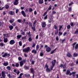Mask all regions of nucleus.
<instances>
[{"mask_svg": "<svg viewBox=\"0 0 78 78\" xmlns=\"http://www.w3.org/2000/svg\"><path fill=\"white\" fill-rule=\"evenodd\" d=\"M30 47H27L25 49H23V52H26V53H28V51H30Z\"/></svg>", "mask_w": 78, "mask_h": 78, "instance_id": "f257e3e1", "label": "nucleus"}, {"mask_svg": "<svg viewBox=\"0 0 78 78\" xmlns=\"http://www.w3.org/2000/svg\"><path fill=\"white\" fill-rule=\"evenodd\" d=\"M5 72L3 71L2 72V77L0 78H5Z\"/></svg>", "mask_w": 78, "mask_h": 78, "instance_id": "f03ea898", "label": "nucleus"}, {"mask_svg": "<svg viewBox=\"0 0 78 78\" xmlns=\"http://www.w3.org/2000/svg\"><path fill=\"white\" fill-rule=\"evenodd\" d=\"M56 62V60H54L52 62V65L51 67V69L52 70L53 69V68L54 67V66L55 65V63Z\"/></svg>", "mask_w": 78, "mask_h": 78, "instance_id": "7ed1b4c3", "label": "nucleus"}, {"mask_svg": "<svg viewBox=\"0 0 78 78\" xmlns=\"http://www.w3.org/2000/svg\"><path fill=\"white\" fill-rule=\"evenodd\" d=\"M10 56V54H8V53H5L3 55H2V57L3 58H5V56H8L9 57Z\"/></svg>", "mask_w": 78, "mask_h": 78, "instance_id": "20e7f679", "label": "nucleus"}, {"mask_svg": "<svg viewBox=\"0 0 78 78\" xmlns=\"http://www.w3.org/2000/svg\"><path fill=\"white\" fill-rule=\"evenodd\" d=\"M19 0H14L13 1V5H17L19 3Z\"/></svg>", "mask_w": 78, "mask_h": 78, "instance_id": "39448f33", "label": "nucleus"}, {"mask_svg": "<svg viewBox=\"0 0 78 78\" xmlns=\"http://www.w3.org/2000/svg\"><path fill=\"white\" fill-rule=\"evenodd\" d=\"M41 26L42 28H44L46 26V22L43 21L41 22Z\"/></svg>", "mask_w": 78, "mask_h": 78, "instance_id": "423d86ee", "label": "nucleus"}, {"mask_svg": "<svg viewBox=\"0 0 78 78\" xmlns=\"http://www.w3.org/2000/svg\"><path fill=\"white\" fill-rule=\"evenodd\" d=\"M15 43V41L14 40H11L9 42V44L10 45H13Z\"/></svg>", "mask_w": 78, "mask_h": 78, "instance_id": "0eeeda50", "label": "nucleus"}, {"mask_svg": "<svg viewBox=\"0 0 78 78\" xmlns=\"http://www.w3.org/2000/svg\"><path fill=\"white\" fill-rule=\"evenodd\" d=\"M46 50L47 52H50V51L51 50V48H50L49 47H48L46 48Z\"/></svg>", "mask_w": 78, "mask_h": 78, "instance_id": "6e6552de", "label": "nucleus"}, {"mask_svg": "<svg viewBox=\"0 0 78 78\" xmlns=\"http://www.w3.org/2000/svg\"><path fill=\"white\" fill-rule=\"evenodd\" d=\"M23 62L25 63V61H23V62H20V67H22L23 64Z\"/></svg>", "mask_w": 78, "mask_h": 78, "instance_id": "1a4fd4ad", "label": "nucleus"}, {"mask_svg": "<svg viewBox=\"0 0 78 78\" xmlns=\"http://www.w3.org/2000/svg\"><path fill=\"white\" fill-rule=\"evenodd\" d=\"M30 72L32 73H33V78L34 77V69L33 68H31L30 69Z\"/></svg>", "mask_w": 78, "mask_h": 78, "instance_id": "9d476101", "label": "nucleus"}, {"mask_svg": "<svg viewBox=\"0 0 78 78\" xmlns=\"http://www.w3.org/2000/svg\"><path fill=\"white\" fill-rule=\"evenodd\" d=\"M15 20L14 19H11L9 20V22L10 23H12Z\"/></svg>", "mask_w": 78, "mask_h": 78, "instance_id": "9b49d317", "label": "nucleus"}, {"mask_svg": "<svg viewBox=\"0 0 78 78\" xmlns=\"http://www.w3.org/2000/svg\"><path fill=\"white\" fill-rule=\"evenodd\" d=\"M21 13L24 17H26V15L25 14V13L24 11H21Z\"/></svg>", "mask_w": 78, "mask_h": 78, "instance_id": "f8f14e48", "label": "nucleus"}, {"mask_svg": "<svg viewBox=\"0 0 78 78\" xmlns=\"http://www.w3.org/2000/svg\"><path fill=\"white\" fill-rule=\"evenodd\" d=\"M25 76L27 78H28L29 77H30V74H25Z\"/></svg>", "mask_w": 78, "mask_h": 78, "instance_id": "ddd939ff", "label": "nucleus"}, {"mask_svg": "<svg viewBox=\"0 0 78 78\" xmlns=\"http://www.w3.org/2000/svg\"><path fill=\"white\" fill-rule=\"evenodd\" d=\"M8 65V62L7 61L6 62H4L3 63V65L4 66H7Z\"/></svg>", "mask_w": 78, "mask_h": 78, "instance_id": "4468645a", "label": "nucleus"}, {"mask_svg": "<svg viewBox=\"0 0 78 78\" xmlns=\"http://www.w3.org/2000/svg\"><path fill=\"white\" fill-rule=\"evenodd\" d=\"M17 39H20L21 37H22V35H18L16 36Z\"/></svg>", "mask_w": 78, "mask_h": 78, "instance_id": "2eb2a0df", "label": "nucleus"}, {"mask_svg": "<svg viewBox=\"0 0 78 78\" xmlns=\"http://www.w3.org/2000/svg\"><path fill=\"white\" fill-rule=\"evenodd\" d=\"M9 28L10 30H12L13 29V26L11 25H10L9 27Z\"/></svg>", "mask_w": 78, "mask_h": 78, "instance_id": "dca6fc26", "label": "nucleus"}, {"mask_svg": "<svg viewBox=\"0 0 78 78\" xmlns=\"http://www.w3.org/2000/svg\"><path fill=\"white\" fill-rule=\"evenodd\" d=\"M44 3V1L43 0H39V4H42Z\"/></svg>", "mask_w": 78, "mask_h": 78, "instance_id": "f3484780", "label": "nucleus"}, {"mask_svg": "<svg viewBox=\"0 0 78 78\" xmlns=\"http://www.w3.org/2000/svg\"><path fill=\"white\" fill-rule=\"evenodd\" d=\"M44 35H45V34H44V32L43 31H41L40 33V36H43Z\"/></svg>", "mask_w": 78, "mask_h": 78, "instance_id": "a211bd4d", "label": "nucleus"}, {"mask_svg": "<svg viewBox=\"0 0 78 78\" xmlns=\"http://www.w3.org/2000/svg\"><path fill=\"white\" fill-rule=\"evenodd\" d=\"M9 13L10 15H14V12L12 11H10L9 12Z\"/></svg>", "mask_w": 78, "mask_h": 78, "instance_id": "6ab92c4d", "label": "nucleus"}, {"mask_svg": "<svg viewBox=\"0 0 78 78\" xmlns=\"http://www.w3.org/2000/svg\"><path fill=\"white\" fill-rule=\"evenodd\" d=\"M24 69H25V70H28L29 68L28 66H24Z\"/></svg>", "mask_w": 78, "mask_h": 78, "instance_id": "aec40b11", "label": "nucleus"}, {"mask_svg": "<svg viewBox=\"0 0 78 78\" xmlns=\"http://www.w3.org/2000/svg\"><path fill=\"white\" fill-rule=\"evenodd\" d=\"M30 62H31V64H32V65H34V61L33 60H30Z\"/></svg>", "mask_w": 78, "mask_h": 78, "instance_id": "412c9836", "label": "nucleus"}, {"mask_svg": "<svg viewBox=\"0 0 78 78\" xmlns=\"http://www.w3.org/2000/svg\"><path fill=\"white\" fill-rule=\"evenodd\" d=\"M60 67H63V69L65 68V67H66V65H63L61 64V65L60 66Z\"/></svg>", "mask_w": 78, "mask_h": 78, "instance_id": "4be33fe9", "label": "nucleus"}, {"mask_svg": "<svg viewBox=\"0 0 78 78\" xmlns=\"http://www.w3.org/2000/svg\"><path fill=\"white\" fill-rule=\"evenodd\" d=\"M4 42H5V43H6V42H8V39L7 38H4Z\"/></svg>", "mask_w": 78, "mask_h": 78, "instance_id": "5701e85b", "label": "nucleus"}, {"mask_svg": "<svg viewBox=\"0 0 78 78\" xmlns=\"http://www.w3.org/2000/svg\"><path fill=\"white\" fill-rule=\"evenodd\" d=\"M36 20H35L34 21L33 24V25L34 27H35L36 26Z\"/></svg>", "mask_w": 78, "mask_h": 78, "instance_id": "b1692460", "label": "nucleus"}, {"mask_svg": "<svg viewBox=\"0 0 78 78\" xmlns=\"http://www.w3.org/2000/svg\"><path fill=\"white\" fill-rule=\"evenodd\" d=\"M67 56L68 57H71V54H70V53L69 52L67 54Z\"/></svg>", "mask_w": 78, "mask_h": 78, "instance_id": "393cba45", "label": "nucleus"}, {"mask_svg": "<svg viewBox=\"0 0 78 78\" xmlns=\"http://www.w3.org/2000/svg\"><path fill=\"white\" fill-rule=\"evenodd\" d=\"M32 52L35 54L36 53V51L34 49L32 50Z\"/></svg>", "mask_w": 78, "mask_h": 78, "instance_id": "a878e982", "label": "nucleus"}, {"mask_svg": "<svg viewBox=\"0 0 78 78\" xmlns=\"http://www.w3.org/2000/svg\"><path fill=\"white\" fill-rule=\"evenodd\" d=\"M6 68L8 70H11V67L9 66H7Z\"/></svg>", "mask_w": 78, "mask_h": 78, "instance_id": "bb28decb", "label": "nucleus"}, {"mask_svg": "<svg viewBox=\"0 0 78 78\" xmlns=\"http://www.w3.org/2000/svg\"><path fill=\"white\" fill-rule=\"evenodd\" d=\"M73 56L74 57H76L78 56V54L76 53H74Z\"/></svg>", "mask_w": 78, "mask_h": 78, "instance_id": "cd10ccee", "label": "nucleus"}, {"mask_svg": "<svg viewBox=\"0 0 78 78\" xmlns=\"http://www.w3.org/2000/svg\"><path fill=\"white\" fill-rule=\"evenodd\" d=\"M46 71L47 72H50V69L49 68L46 69Z\"/></svg>", "mask_w": 78, "mask_h": 78, "instance_id": "c85d7f7f", "label": "nucleus"}, {"mask_svg": "<svg viewBox=\"0 0 78 78\" xmlns=\"http://www.w3.org/2000/svg\"><path fill=\"white\" fill-rule=\"evenodd\" d=\"M39 45L37 44L36 47V49L37 50H38V49H39Z\"/></svg>", "mask_w": 78, "mask_h": 78, "instance_id": "c756f323", "label": "nucleus"}, {"mask_svg": "<svg viewBox=\"0 0 78 78\" xmlns=\"http://www.w3.org/2000/svg\"><path fill=\"white\" fill-rule=\"evenodd\" d=\"M28 40L29 41V42H31V41H32V38H31V37H29Z\"/></svg>", "mask_w": 78, "mask_h": 78, "instance_id": "7c9ffc66", "label": "nucleus"}, {"mask_svg": "<svg viewBox=\"0 0 78 78\" xmlns=\"http://www.w3.org/2000/svg\"><path fill=\"white\" fill-rule=\"evenodd\" d=\"M74 47L76 49H77V48H78V44H76L75 45V47Z\"/></svg>", "mask_w": 78, "mask_h": 78, "instance_id": "2f4dec72", "label": "nucleus"}, {"mask_svg": "<svg viewBox=\"0 0 78 78\" xmlns=\"http://www.w3.org/2000/svg\"><path fill=\"white\" fill-rule=\"evenodd\" d=\"M57 48H55V50H52V51H51V54H53V53H54V51H55V50H56Z\"/></svg>", "mask_w": 78, "mask_h": 78, "instance_id": "473e14b6", "label": "nucleus"}, {"mask_svg": "<svg viewBox=\"0 0 78 78\" xmlns=\"http://www.w3.org/2000/svg\"><path fill=\"white\" fill-rule=\"evenodd\" d=\"M76 43V42H75L72 44V46L73 47V48H75V45Z\"/></svg>", "mask_w": 78, "mask_h": 78, "instance_id": "72a5a7b5", "label": "nucleus"}, {"mask_svg": "<svg viewBox=\"0 0 78 78\" xmlns=\"http://www.w3.org/2000/svg\"><path fill=\"white\" fill-rule=\"evenodd\" d=\"M23 75V73H21L20 74V76L18 77V78H22V76Z\"/></svg>", "mask_w": 78, "mask_h": 78, "instance_id": "f704fd0d", "label": "nucleus"}, {"mask_svg": "<svg viewBox=\"0 0 78 78\" xmlns=\"http://www.w3.org/2000/svg\"><path fill=\"white\" fill-rule=\"evenodd\" d=\"M4 36H5V37H9V36L8 35V34H4Z\"/></svg>", "mask_w": 78, "mask_h": 78, "instance_id": "c9c22d12", "label": "nucleus"}, {"mask_svg": "<svg viewBox=\"0 0 78 78\" xmlns=\"http://www.w3.org/2000/svg\"><path fill=\"white\" fill-rule=\"evenodd\" d=\"M69 73H70V71L67 70L66 71V75H69Z\"/></svg>", "mask_w": 78, "mask_h": 78, "instance_id": "e433bc0d", "label": "nucleus"}, {"mask_svg": "<svg viewBox=\"0 0 78 78\" xmlns=\"http://www.w3.org/2000/svg\"><path fill=\"white\" fill-rule=\"evenodd\" d=\"M45 68H46V69L48 68V66L47 64H46L45 65Z\"/></svg>", "mask_w": 78, "mask_h": 78, "instance_id": "4c0bfd02", "label": "nucleus"}, {"mask_svg": "<svg viewBox=\"0 0 78 78\" xmlns=\"http://www.w3.org/2000/svg\"><path fill=\"white\" fill-rule=\"evenodd\" d=\"M16 73H17V75H19V73H20V72H19V71L18 70H17L16 71Z\"/></svg>", "mask_w": 78, "mask_h": 78, "instance_id": "58836bf2", "label": "nucleus"}, {"mask_svg": "<svg viewBox=\"0 0 78 78\" xmlns=\"http://www.w3.org/2000/svg\"><path fill=\"white\" fill-rule=\"evenodd\" d=\"M4 45V44H3L2 43H0V47H3Z\"/></svg>", "mask_w": 78, "mask_h": 78, "instance_id": "ea45409f", "label": "nucleus"}, {"mask_svg": "<svg viewBox=\"0 0 78 78\" xmlns=\"http://www.w3.org/2000/svg\"><path fill=\"white\" fill-rule=\"evenodd\" d=\"M32 29L34 31H35V27L34 26V27H32Z\"/></svg>", "mask_w": 78, "mask_h": 78, "instance_id": "a19ab883", "label": "nucleus"}, {"mask_svg": "<svg viewBox=\"0 0 78 78\" xmlns=\"http://www.w3.org/2000/svg\"><path fill=\"white\" fill-rule=\"evenodd\" d=\"M67 29H70V25H68L67 26Z\"/></svg>", "mask_w": 78, "mask_h": 78, "instance_id": "79ce46f5", "label": "nucleus"}, {"mask_svg": "<svg viewBox=\"0 0 78 78\" xmlns=\"http://www.w3.org/2000/svg\"><path fill=\"white\" fill-rule=\"evenodd\" d=\"M19 63H16V65H15V66H16V67H19Z\"/></svg>", "mask_w": 78, "mask_h": 78, "instance_id": "37998d69", "label": "nucleus"}, {"mask_svg": "<svg viewBox=\"0 0 78 78\" xmlns=\"http://www.w3.org/2000/svg\"><path fill=\"white\" fill-rule=\"evenodd\" d=\"M47 19V15H46L44 17V19L45 20V19Z\"/></svg>", "mask_w": 78, "mask_h": 78, "instance_id": "c03bdc74", "label": "nucleus"}, {"mask_svg": "<svg viewBox=\"0 0 78 78\" xmlns=\"http://www.w3.org/2000/svg\"><path fill=\"white\" fill-rule=\"evenodd\" d=\"M22 41H20L19 42V45H20V46H22Z\"/></svg>", "mask_w": 78, "mask_h": 78, "instance_id": "a18cd8bd", "label": "nucleus"}, {"mask_svg": "<svg viewBox=\"0 0 78 78\" xmlns=\"http://www.w3.org/2000/svg\"><path fill=\"white\" fill-rule=\"evenodd\" d=\"M3 23L0 22V26H1V27H3Z\"/></svg>", "mask_w": 78, "mask_h": 78, "instance_id": "49530a36", "label": "nucleus"}, {"mask_svg": "<svg viewBox=\"0 0 78 78\" xmlns=\"http://www.w3.org/2000/svg\"><path fill=\"white\" fill-rule=\"evenodd\" d=\"M51 9V5H50L48 8V9L49 10H50Z\"/></svg>", "mask_w": 78, "mask_h": 78, "instance_id": "de8ad7c7", "label": "nucleus"}, {"mask_svg": "<svg viewBox=\"0 0 78 78\" xmlns=\"http://www.w3.org/2000/svg\"><path fill=\"white\" fill-rule=\"evenodd\" d=\"M47 12H45L44 13L43 15V16H45V15L47 14Z\"/></svg>", "mask_w": 78, "mask_h": 78, "instance_id": "09e8293b", "label": "nucleus"}, {"mask_svg": "<svg viewBox=\"0 0 78 78\" xmlns=\"http://www.w3.org/2000/svg\"><path fill=\"white\" fill-rule=\"evenodd\" d=\"M58 33H59L58 36H60V35H62V33L60 32H59Z\"/></svg>", "mask_w": 78, "mask_h": 78, "instance_id": "8fccbe9b", "label": "nucleus"}, {"mask_svg": "<svg viewBox=\"0 0 78 78\" xmlns=\"http://www.w3.org/2000/svg\"><path fill=\"white\" fill-rule=\"evenodd\" d=\"M35 46H36V44L34 43H33L32 45V47H34Z\"/></svg>", "mask_w": 78, "mask_h": 78, "instance_id": "3c124183", "label": "nucleus"}, {"mask_svg": "<svg viewBox=\"0 0 78 78\" xmlns=\"http://www.w3.org/2000/svg\"><path fill=\"white\" fill-rule=\"evenodd\" d=\"M19 12V9H16V13H17V12Z\"/></svg>", "mask_w": 78, "mask_h": 78, "instance_id": "603ef678", "label": "nucleus"}, {"mask_svg": "<svg viewBox=\"0 0 78 78\" xmlns=\"http://www.w3.org/2000/svg\"><path fill=\"white\" fill-rule=\"evenodd\" d=\"M74 33L75 34H78V29L76 30Z\"/></svg>", "mask_w": 78, "mask_h": 78, "instance_id": "864d4df0", "label": "nucleus"}, {"mask_svg": "<svg viewBox=\"0 0 78 78\" xmlns=\"http://www.w3.org/2000/svg\"><path fill=\"white\" fill-rule=\"evenodd\" d=\"M54 27L55 28V29L56 30V29L57 28V26H56V25H54Z\"/></svg>", "mask_w": 78, "mask_h": 78, "instance_id": "5fc2aeb1", "label": "nucleus"}, {"mask_svg": "<svg viewBox=\"0 0 78 78\" xmlns=\"http://www.w3.org/2000/svg\"><path fill=\"white\" fill-rule=\"evenodd\" d=\"M22 21V20L19 19L18 20V22H19V23H21V21Z\"/></svg>", "mask_w": 78, "mask_h": 78, "instance_id": "6e6d98bb", "label": "nucleus"}, {"mask_svg": "<svg viewBox=\"0 0 78 78\" xmlns=\"http://www.w3.org/2000/svg\"><path fill=\"white\" fill-rule=\"evenodd\" d=\"M69 12H70L72 11V9L71 7H69Z\"/></svg>", "mask_w": 78, "mask_h": 78, "instance_id": "4d7b16f0", "label": "nucleus"}, {"mask_svg": "<svg viewBox=\"0 0 78 78\" xmlns=\"http://www.w3.org/2000/svg\"><path fill=\"white\" fill-rule=\"evenodd\" d=\"M8 8H9V6L8 5H5V8L6 9H8Z\"/></svg>", "mask_w": 78, "mask_h": 78, "instance_id": "13d9d810", "label": "nucleus"}, {"mask_svg": "<svg viewBox=\"0 0 78 78\" xmlns=\"http://www.w3.org/2000/svg\"><path fill=\"white\" fill-rule=\"evenodd\" d=\"M62 26H59V31H60V30H61V28H62Z\"/></svg>", "mask_w": 78, "mask_h": 78, "instance_id": "bf43d9fd", "label": "nucleus"}, {"mask_svg": "<svg viewBox=\"0 0 78 78\" xmlns=\"http://www.w3.org/2000/svg\"><path fill=\"white\" fill-rule=\"evenodd\" d=\"M26 36H24L23 37H22V39H26Z\"/></svg>", "mask_w": 78, "mask_h": 78, "instance_id": "052dcab7", "label": "nucleus"}, {"mask_svg": "<svg viewBox=\"0 0 78 78\" xmlns=\"http://www.w3.org/2000/svg\"><path fill=\"white\" fill-rule=\"evenodd\" d=\"M43 55H44L43 53L41 52L40 53V56H42Z\"/></svg>", "mask_w": 78, "mask_h": 78, "instance_id": "680f3d73", "label": "nucleus"}, {"mask_svg": "<svg viewBox=\"0 0 78 78\" xmlns=\"http://www.w3.org/2000/svg\"><path fill=\"white\" fill-rule=\"evenodd\" d=\"M73 4V2H71L69 4V6H70L71 5H72Z\"/></svg>", "mask_w": 78, "mask_h": 78, "instance_id": "e2e57ef3", "label": "nucleus"}, {"mask_svg": "<svg viewBox=\"0 0 78 78\" xmlns=\"http://www.w3.org/2000/svg\"><path fill=\"white\" fill-rule=\"evenodd\" d=\"M33 11V9H31V8H30L29 9V12H31Z\"/></svg>", "mask_w": 78, "mask_h": 78, "instance_id": "0e129e2a", "label": "nucleus"}, {"mask_svg": "<svg viewBox=\"0 0 78 78\" xmlns=\"http://www.w3.org/2000/svg\"><path fill=\"white\" fill-rule=\"evenodd\" d=\"M21 34V35H25V33L23 32H22Z\"/></svg>", "mask_w": 78, "mask_h": 78, "instance_id": "69168bd1", "label": "nucleus"}, {"mask_svg": "<svg viewBox=\"0 0 78 78\" xmlns=\"http://www.w3.org/2000/svg\"><path fill=\"white\" fill-rule=\"evenodd\" d=\"M55 39L56 41H58V40H59V38H58V37H56L55 38Z\"/></svg>", "mask_w": 78, "mask_h": 78, "instance_id": "338daca9", "label": "nucleus"}, {"mask_svg": "<svg viewBox=\"0 0 78 78\" xmlns=\"http://www.w3.org/2000/svg\"><path fill=\"white\" fill-rule=\"evenodd\" d=\"M18 60L19 61H20V60H22V58L20 57H19L18 58Z\"/></svg>", "mask_w": 78, "mask_h": 78, "instance_id": "774afa93", "label": "nucleus"}]
</instances>
